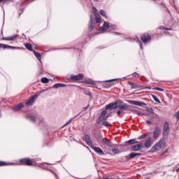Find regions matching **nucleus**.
<instances>
[{"label":"nucleus","instance_id":"nucleus-48","mask_svg":"<svg viewBox=\"0 0 179 179\" xmlns=\"http://www.w3.org/2000/svg\"><path fill=\"white\" fill-rule=\"evenodd\" d=\"M150 113H151V114H154L155 113V111H153V108H150Z\"/></svg>","mask_w":179,"mask_h":179},{"label":"nucleus","instance_id":"nucleus-14","mask_svg":"<svg viewBox=\"0 0 179 179\" xmlns=\"http://www.w3.org/2000/svg\"><path fill=\"white\" fill-rule=\"evenodd\" d=\"M143 146V145L142 143L134 145L131 146V150H132L133 152H138V150H141V149H142Z\"/></svg>","mask_w":179,"mask_h":179},{"label":"nucleus","instance_id":"nucleus-35","mask_svg":"<svg viewBox=\"0 0 179 179\" xmlns=\"http://www.w3.org/2000/svg\"><path fill=\"white\" fill-rule=\"evenodd\" d=\"M84 94H85L86 96H90V97H92V93L90 91L84 90Z\"/></svg>","mask_w":179,"mask_h":179},{"label":"nucleus","instance_id":"nucleus-45","mask_svg":"<svg viewBox=\"0 0 179 179\" xmlns=\"http://www.w3.org/2000/svg\"><path fill=\"white\" fill-rule=\"evenodd\" d=\"M72 122V119H70L64 125V127H66L69 124H70Z\"/></svg>","mask_w":179,"mask_h":179},{"label":"nucleus","instance_id":"nucleus-4","mask_svg":"<svg viewBox=\"0 0 179 179\" xmlns=\"http://www.w3.org/2000/svg\"><path fill=\"white\" fill-rule=\"evenodd\" d=\"M20 163L24 166H34L36 162L30 159L22 158L20 160Z\"/></svg>","mask_w":179,"mask_h":179},{"label":"nucleus","instance_id":"nucleus-43","mask_svg":"<svg viewBox=\"0 0 179 179\" xmlns=\"http://www.w3.org/2000/svg\"><path fill=\"white\" fill-rule=\"evenodd\" d=\"M159 30H169V29L163 27V26H160L159 28H158Z\"/></svg>","mask_w":179,"mask_h":179},{"label":"nucleus","instance_id":"nucleus-46","mask_svg":"<svg viewBox=\"0 0 179 179\" xmlns=\"http://www.w3.org/2000/svg\"><path fill=\"white\" fill-rule=\"evenodd\" d=\"M169 150H170L169 148H167L166 150H165V151L162 153V156H163L164 155H166V153H169Z\"/></svg>","mask_w":179,"mask_h":179},{"label":"nucleus","instance_id":"nucleus-12","mask_svg":"<svg viewBox=\"0 0 179 179\" xmlns=\"http://www.w3.org/2000/svg\"><path fill=\"white\" fill-rule=\"evenodd\" d=\"M115 80H117V79L109 80L106 81V83H104L103 84V87H106V89H108V87H111L112 86H114V85H115V83H111V82H114Z\"/></svg>","mask_w":179,"mask_h":179},{"label":"nucleus","instance_id":"nucleus-50","mask_svg":"<svg viewBox=\"0 0 179 179\" xmlns=\"http://www.w3.org/2000/svg\"><path fill=\"white\" fill-rule=\"evenodd\" d=\"M6 1V0H0V5H1V3H5Z\"/></svg>","mask_w":179,"mask_h":179},{"label":"nucleus","instance_id":"nucleus-18","mask_svg":"<svg viewBox=\"0 0 179 179\" xmlns=\"http://www.w3.org/2000/svg\"><path fill=\"white\" fill-rule=\"evenodd\" d=\"M128 85L131 86V89H139V87H141L139 85L134 82H128Z\"/></svg>","mask_w":179,"mask_h":179},{"label":"nucleus","instance_id":"nucleus-10","mask_svg":"<svg viewBox=\"0 0 179 179\" xmlns=\"http://www.w3.org/2000/svg\"><path fill=\"white\" fill-rule=\"evenodd\" d=\"M102 143L106 145V146H108V148H116V145L113 144L110 140L107 139L106 138H102Z\"/></svg>","mask_w":179,"mask_h":179},{"label":"nucleus","instance_id":"nucleus-2","mask_svg":"<svg viewBox=\"0 0 179 179\" xmlns=\"http://www.w3.org/2000/svg\"><path fill=\"white\" fill-rule=\"evenodd\" d=\"M167 148V144L166 143V140L164 138H161L155 145L151 148V153H155V152H159L162 149Z\"/></svg>","mask_w":179,"mask_h":179},{"label":"nucleus","instance_id":"nucleus-17","mask_svg":"<svg viewBox=\"0 0 179 179\" xmlns=\"http://www.w3.org/2000/svg\"><path fill=\"white\" fill-rule=\"evenodd\" d=\"M94 20L92 19L90 20V22H89V30L90 31H92L93 30V29H94Z\"/></svg>","mask_w":179,"mask_h":179},{"label":"nucleus","instance_id":"nucleus-34","mask_svg":"<svg viewBox=\"0 0 179 179\" xmlns=\"http://www.w3.org/2000/svg\"><path fill=\"white\" fill-rule=\"evenodd\" d=\"M152 90H157L158 92H164V90L163 88H160V87H154L152 89Z\"/></svg>","mask_w":179,"mask_h":179},{"label":"nucleus","instance_id":"nucleus-15","mask_svg":"<svg viewBox=\"0 0 179 179\" xmlns=\"http://www.w3.org/2000/svg\"><path fill=\"white\" fill-rule=\"evenodd\" d=\"M85 143L88 145V146H90V148H92L93 141H92V139L90 138V136L86 134L85 136Z\"/></svg>","mask_w":179,"mask_h":179},{"label":"nucleus","instance_id":"nucleus-38","mask_svg":"<svg viewBox=\"0 0 179 179\" xmlns=\"http://www.w3.org/2000/svg\"><path fill=\"white\" fill-rule=\"evenodd\" d=\"M102 125H103V127H108L110 126V123H108V122L103 121L102 122Z\"/></svg>","mask_w":179,"mask_h":179},{"label":"nucleus","instance_id":"nucleus-53","mask_svg":"<svg viewBox=\"0 0 179 179\" xmlns=\"http://www.w3.org/2000/svg\"><path fill=\"white\" fill-rule=\"evenodd\" d=\"M103 179H108V178H103Z\"/></svg>","mask_w":179,"mask_h":179},{"label":"nucleus","instance_id":"nucleus-21","mask_svg":"<svg viewBox=\"0 0 179 179\" xmlns=\"http://www.w3.org/2000/svg\"><path fill=\"white\" fill-rule=\"evenodd\" d=\"M101 30H108L110 29V24L107 22H105L102 27H100Z\"/></svg>","mask_w":179,"mask_h":179},{"label":"nucleus","instance_id":"nucleus-54","mask_svg":"<svg viewBox=\"0 0 179 179\" xmlns=\"http://www.w3.org/2000/svg\"><path fill=\"white\" fill-rule=\"evenodd\" d=\"M154 1H156V0H154Z\"/></svg>","mask_w":179,"mask_h":179},{"label":"nucleus","instance_id":"nucleus-37","mask_svg":"<svg viewBox=\"0 0 179 179\" xmlns=\"http://www.w3.org/2000/svg\"><path fill=\"white\" fill-rule=\"evenodd\" d=\"M108 179H119V178L115 175H111L109 176Z\"/></svg>","mask_w":179,"mask_h":179},{"label":"nucleus","instance_id":"nucleus-19","mask_svg":"<svg viewBox=\"0 0 179 179\" xmlns=\"http://www.w3.org/2000/svg\"><path fill=\"white\" fill-rule=\"evenodd\" d=\"M152 137H150L147 141H145V148H150V146H152Z\"/></svg>","mask_w":179,"mask_h":179},{"label":"nucleus","instance_id":"nucleus-51","mask_svg":"<svg viewBox=\"0 0 179 179\" xmlns=\"http://www.w3.org/2000/svg\"><path fill=\"white\" fill-rule=\"evenodd\" d=\"M147 124H152V122H151V121H150V120H148V121H147Z\"/></svg>","mask_w":179,"mask_h":179},{"label":"nucleus","instance_id":"nucleus-1","mask_svg":"<svg viewBox=\"0 0 179 179\" xmlns=\"http://www.w3.org/2000/svg\"><path fill=\"white\" fill-rule=\"evenodd\" d=\"M115 108H119V110H124V111H127L128 108H129V106L127 103H124L122 100L111 102L106 106V110H115Z\"/></svg>","mask_w":179,"mask_h":179},{"label":"nucleus","instance_id":"nucleus-40","mask_svg":"<svg viewBox=\"0 0 179 179\" xmlns=\"http://www.w3.org/2000/svg\"><path fill=\"white\" fill-rule=\"evenodd\" d=\"M148 136V134H145L143 135H141L140 137H138V139H145Z\"/></svg>","mask_w":179,"mask_h":179},{"label":"nucleus","instance_id":"nucleus-36","mask_svg":"<svg viewBox=\"0 0 179 179\" xmlns=\"http://www.w3.org/2000/svg\"><path fill=\"white\" fill-rule=\"evenodd\" d=\"M152 97L153 100H155V101H156V103H160V100H159L156 96L152 95Z\"/></svg>","mask_w":179,"mask_h":179},{"label":"nucleus","instance_id":"nucleus-22","mask_svg":"<svg viewBox=\"0 0 179 179\" xmlns=\"http://www.w3.org/2000/svg\"><path fill=\"white\" fill-rule=\"evenodd\" d=\"M22 108H23V103H20L19 104H17V106H15L13 108L14 111H19V110H22Z\"/></svg>","mask_w":179,"mask_h":179},{"label":"nucleus","instance_id":"nucleus-49","mask_svg":"<svg viewBox=\"0 0 179 179\" xmlns=\"http://www.w3.org/2000/svg\"><path fill=\"white\" fill-rule=\"evenodd\" d=\"M92 10L93 12H97V8H96V7H93Z\"/></svg>","mask_w":179,"mask_h":179},{"label":"nucleus","instance_id":"nucleus-52","mask_svg":"<svg viewBox=\"0 0 179 179\" xmlns=\"http://www.w3.org/2000/svg\"><path fill=\"white\" fill-rule=\"evenodd\" d=\"M176 173H178L179 171V168H178L176 170Z\"/></svg>","mask_w":179,"mask_h":179},{"label":"nucleus","instance_id":"nucleus-31","mask_svg":"<svg viewBox=\"0 0 179 179\" xmlns=\"http://www.w3.org/2000/svg\"><path fill=\"white\" fill-rule=\"evenodd\" d=\"M41 83H48L50 82V80L45 77H43L41 79Z\"/></svg>","mask_w":179,"mask_h":179},{"label":"nucleus","instance_id":"nucleus-25","mask_svg":"<svg viewBox=\"0 0 179 179\" xmlns=\"http://www.w3.org/2000/svg\"><path fill=\"white\" fill-rule=\"evenodd\" d=\"M33 52L35 55V57H37V59H38V61H41V53L36 51V50H33Z\"/></svg>","mask_w":179,"mask_h":179},{"label":"nucleus","instance_id":"nucleus-20","mask_svg":"<svg viewBox=\"0 0 179 179\" xmlns=\"http://www.w3.org/2000/svg\"><path fill=\"white\" fill-rule=\"evenodd\" d=\"M106 114H107V110H103L99 115V120H107Z\"/></svg>","mask_w":179,"mask_h":179},{"label":"nucleus","instance_id":"nucleus-47","mask_svg":"<svg viewBox=\"0 0 179 179\" xmlns=\"http://www.w3.org/2000/svg\"><path fill=\"white\" fill-rule=\"evenodd\" d=\"M101 138H103V136L101 134H99L97 136L96 139H97V141H100V139H101Z\"/></svg>","mask_w":179,"mask_h":179},{"label":"nucleus","instance_id":"nucleus-42","mask_svg":"<svg viewBox=\"0 0 179 179\" xmlns=\"http://www.w3.org/2000/svg\"><path fill=\"white\" fill-rule=\"evenodd\" d=\"M177 121H179V111L176 112L175 114Z\"/></svg>","mask_w":179,"mask_h":179},{"label":"nucleus","instance_id":"nucleus-28","mask_svg":"<svg viewBox=\"0 0 179 179\" xmlns=\"http://www.w3.org/2000/svg\"><path fill=\"white\" fill-rule=\"evenodd\" d=\"M141 153L131 152L128 155V157H136V156H141Z\"/></svg>","mask_w":179,"mask_h":179},{"label":"nucleus","instance_id":"nucleus-11","mask_svg":"<svg viewBox=\"0 0 179 179\" xmlns=\"http://www.w3.org/2000/svg\"><path fill=\"white\" fill-rule=\"evenodd\" d=\"M37 97H38V95H35L31 96L29 99L25 101L26 106H33V103L36 101V99H37Z\"/></svg>","mask_w":179,"mask_h":179},{"label":"nucleus","instance_id":"nucleus-26","mask_svg":"<svg viewBox=\"0 0 179 179\" xmlns=\"http://www.w3.org/2000/svg\"><path fill=\"white\" fill-rule=\"evenodd\" d=\"M127 143H128L129 145H135L136 143H139V142L138 141H136V139H131L129 140Z\"/></svg>","mask_w":179,"mask_h":179},{"label":"nucleus","instance_id":"nucleus-6","mask_svg":"<svg viewBox=\"0 0 179 179\" xmlns=\"http://www.w3.org/2000/svg\"><path fill=\"white\" fill-rule=\"evenodd\" d=\"M160 134H162V130L160 129V127L158 126H156L154 128L153 131V138L157 141V139H159V136H160Z\"/></svg>","mask_w":179,"mask_h":179},{"label":"nucleus","instance_id":"nucleus-8","mask_svg":"<svg viewBox=\"0 0 179 179\" xmlns=\"http://www.w3.org/2000/svg\"><path fill=\"white\" fill-rule=\"evenodd\" d=\"M19 38V35H13L11 36L3 37L1 40L3 41H16Z\"/></svg>","mask_w":179,"mask_h":179},{"label":"nucleus","instance_id":"nucleus-24","mask_svg":"<svg viewBox=\"0 0 179 179\" xmlns=\"http://www.w3.org/2000/svg\"><path fill=\"white\" fill-rule=\"evenodd\" d=\"M65 86H66L65 84L56 83L52 86V87L53 89H58L59 87H65Z\"/></svg>","mask_w":179,"mask_h":179},{"label":"nucleus","instance_id":"nucleus-27","mask_svg":"<svg viewBox=\"0 0 179 179\" xmlns=\"http://www.w3.org/2000/svg\"><path fill=\"white\" fill-rule=\"evenodd\" d=\"M24 47H26L27 50H28L29 51H34L33 50V46L31 45V44L30 43H25L24 44Z\"/></svg>","mask_w":179,"mask_h":179},{"label":"nucleus","instance_id":"nucleus-33","mask_svg":"<svg viewBox=\"0 0 179 179\" xmlns=\"http://www.w3.org/2000/svg\"><path fill=\"white\" fill-rule=\"evenodd\" d=\"M83 83H85L86 85H94V82L89 80H85Z\"/></svg>","mask_w":179,"mask_h":179},{"label":"nucleus","instance_id":"nucleus-9","mask_svg":"<svg viewBox=\"0 0 179 179\" xmlns=\"http://www.w3.org/2000/svg\"><path fill=\"white\" fill-rule=\"evenodd\" d=\"M83 78H85V76H83V74H78L76 76L71 75L70 79L73 82H77V80H83Z\"/></svg>","mask_w":179,"mask_h":179},{"label":"nucleus","instance_id":"nucleus-32","mask_svg":"<svg viewBox=\"0 0 179 179\" xmlns=\"http://www.w3.org/2000/svg\"><path fill=\"white\" fill-rule=\"evenodd\" d=\"M27 119L29 120V121H31V122H36V119L33 116L28 115V116H27Z\"/></svg>","mask_w":179,"mask_h":179},{"label":"nucleus","instance_id":"nucleus-13","mask_svg":"<svg viewBox=\"0 0 179 179\" xmlns=\"http://www.w3.org/2000/svg\"><path fill=\"white\" fill-rule=\"evenodd\" d=\"M128 103H129V104H132L133 106H138V107H143L144 106H146V103L144 102L136 101H128Z\"/></svg>","mask_w":179,"mask_h":179},{"label":"nucleus","instance_id":"nucleus-44","mask_svg":"<svg viewBox=\"0 0 179 179\" xmlns=\"http://www.w3.org/2000/svg\"><path fill=\"white\" fill-rule=\"evenodd\" d=\"M121 111H122V110H120L117 111V114L118 115V117H121Z\"/></svg>","mask_w":179,"mask_h":179},{"label":"nucleus","instance_id":"nucleus-39","mask_svg":"<svg viewBox=\"0 0 179 179\" xmlns=\"http://www.w3.org/2000/svg\"><path fill=\"white\" fill-rule=\"evenodd\" d=\"M132 77L133 78H139V74L136 72H134L132 73Z\"/></svg>","mask_w":179,"mask_h":179},{"label":"nucleus","instance_id":"nucleus-41","mask_svg":"<svg viewBox=\"0 0 179 179\" xmlns=\"http://www.w3.org/2000/svg\"><path fill=\"white\" fill-rule=\"evenodd\" d=\"M100 15H101V16H103L104 17H106V11L101 10Z\"/></svg>","mask_w":179,"mask_h":179},{"label":"nucleus","instance_id":"nucleus-23","mask_svg":"<svg viewBox=\"0 0 179 179\" xmlns=\"http://www.w3.org/2000/svg\"><path fill=\"white\" fill-rule=\"evenodd\" d=\"M17 162H6L3 161H0V167L2 166H8V164H17Z\"/></svg>","mask_w":179,"mask_h":179},{"label":"nucleus","instance_id":"nucleus-30","mask_svg":"<svg viewBox=\"0 0 179 179\" xmlns=\"http://www.w3.org/2000/svg\"><path fill=\"white\" fill-rule=\"evenodd\" d=\"M113 152V155H118L120 153H121V152L120 151V150L118 148H113L112 150Z\"/></svg>","mask_w":179,"mask_h":179},{"label":"nucleus","instance_id":"nucleus-5","mask_svg":"<svg viewBox=\"0 0 179 179\" xmlns=\"http://www.w3.org/2000/svg\"><path fill=\"white\" fill-rule=\"evenodd\" d=\"M169 134H170V125L168 122H165L163 127L162 136H169Z\"/></svg>","mask_w":179,"mask_h":179},{"label":"nucleus","instance_id":"nucleus-29","mask_svg":"<svg viewBox=\"0 0 179 179\" xmlns=\"http://www.w3.org/2000/svg\"><path fill=\"white\" fill-rule=\"evenodd\" d=\"M95 20L96 23H100V22H101V17H100V15L95 14Z\"/></svg>","mask_w":179,"mask_h":179},{"label":"nucleus","instance_id":"nucleus-7","mask_svg":"<svg viewBox=\"0 0 179 179\" xmlns=\"http://www.w3.org/2000/svg\"><path fill=\"white\" fill-rule=\"evenodd\" d=\"M1 48H3V50H6L7 48H10L11 50H24V48L10 46L3 43H0V49Z\"/></svg>","mask_w":179,"mask_h":179},{"label":"nucleus","instance_id":"nucleus-16","mask_svg":"<svg viewBox=\"0 0 179 179\" xmlns=\"http://www.w3.org/2000/svg\"><path fill=\"white\" fill-rule=\"evenodd\" d=\"M91 148L93 149V150H94V152H96V153H98V155H104V152L101 150V148L99 147H94L93 145Z\"/></svg>","mask_w":179,"mask_h":179},{"label":"nucleus","instance_id":"nucleus-3","mask_svg":"<svg viewBox=\"0 0 179 179\" xmlns=\"http://www.w3.org/2000/svg\"><path fill=\"white\" fill-rule=\"evenodd\" d=\"M141 40L144 43V44H148V43H150V40H152V36L149 34V33H144L141 36Z\"/></svg>","mask_w":179,"mask_h":179}]
</instances>
